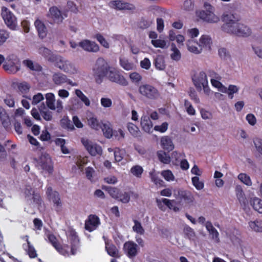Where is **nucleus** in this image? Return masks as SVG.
Returning a JSON list of instances; mask_svg holds the SVG:
<instances>
[{
  "mask_svg": "<svg viewBox=\"0 0 262 262\" xmlns=\"http://www.w3.org/2000/svg\"><path fill=\"white\" fill-rule=\"evenodd\" d=\"M161 144L163 149L171 151L174 148V144L171 139L168 136H163L161 139Z\"/></svg>",
  "mask_w": 262,
  "mask_h": 262,
  "instance_id": "nucleus-24",
  "label": "nucleus"
},
{
  "mask_svg": "<svg viewBox=\"0 0 262 262\" xmlns=\"http://www.w3.org/2000/svg\"><path fill=\"white\" fill-rule=\"evenodd\" d=\"M123 250L125 254L129 258H133L138 254V245L132 241L126 242L124 244Z\"/></svg>",
  "mask_w": 262,
  "mask_h": 262,
  "instance_id": "nucleus-11",
  "label": "nucleus"
},
{
  "mask_svg": "<svg viewBox=\"0 0 262 262\" xmlns=\"http://www.w3.org/2000/svg\"><path fill=\"white\" fill-rule=\"evenodd\" d=\"M238 179L244 184L250 186L252 183L250 177L246 173H241L238 176Z\"/></svg>",
  "mask_w": 262,
  "mask_h": 262,
  "instance_id": "nucleus-49",
  "label": "nucleus"
},
{
  "mask_svg": "<svg viewBox=\"0 0 262 262\" xmlns=\"http://www.w3.org/2000/svg\"><path fill=\"white\" fill-rule=\"evenodd\" d=\"M170 58L176 61H179L181 58V53L174 43H172L170 47Z\"/></svg>",
  "mask_w": 262,
  "mask_h": 262,
  "instance_id": "nucleus-33",
  "label": "nucleus"
},
{
  "mask_svg": "<svg viewBox=\"0 0 262 262\" xmlns=\"http://www.w3.org/2000/svg\"><path fill=\"white\" fill-rule=\"evenodd\" d=\"M100 224L99 219L95 215H90L85 223V228L90 232L95 230Z\"/></svg>",
  "mask_w": 262,
  "mask_h": 262,
  "instance_id": "nucleus-16",
  "label": "nucleus"
},
{
  "mask_svg": "<svg viewBox=\"0 0 262 262\" xmlns=\"http://www.w3.org/2000/svg\"><path fill=\"white\" fill-rule=\"evenodd\" d=\"M77 247L76 245L72 246L71 247L66 245L61 247L59 245L58 248H56L57 251L65 256L75 255L77 252Z\"/></svg>",
  "mask_w": 262,
  "mask_h": 262,
  "instance_id": "nucleus-18",
  "label": "nucleus"
},
{
  "mask_svg": "<svg viewBox=\"0 0 262 262\" xmlns=\"http://www.w3.org/2000/svg\"><path fill=\"white\" fill-rule=\"evenodd\" d=\"M26 238V243L24 244L23 246L24 249L27 252L28 254L31 258H35L37 256L36 251L34 247L31 245V243L29 241V236L26 235L24 237Z\"/></svg>",
  "mask_w": 262,
  "mask_h": 262,
  "instance_id": "nucleus-20",
  "label": "nucleus"
},
{
  "mask_svg": "<svg viewBox=\"0 0 262 262\" xmlns=\"http://www.w3.org/2000/svg\"><path fill=\"white\" fill-rule=\"evenodd\" d=\"M254 144L257 151L262 155V140L256 138L254 140Z\"/></svg>",
  "mask_w": 262,
  "mask_h": 262,
  "instance_id": "nucleus-64",
  "label": "nucleus"
},
{
  "mask_svg": "<svg viewBox=\"0 0 262 262\" xmlns=\"http://www.w3.org/2000/svg\"><path fill=\"white\" fill-rule=\"evenodd\" d=\"M222 20L227 25H230L234 24V21L238 20L235 14L231 13L228 12H224L221 16Z\"/></svg>",
  "mask_w": 262,
  "mask_h": 262,
  "instance_id": "nucleus-23",
  "label": "nucleus"
},
{
  "mask_svg": "<svg viewBox=\"0 0 262 262\" xmlns=\"http://www.w3.org/2000/svg\"><path fill=\"white\" fill-rule=\"evenodd\" d=\"M36 166L38 169L51 173L53 166L50 156L46 153L42 154L37 161Z\"/></svg>",
  "mask_w": 262,
  "mask_h": 262,
  "instance_id": "nucleus-6",
  "label": "nucleus"
},
{
  "mask_svg": "<svg viewBox=\"0 0 262 262\" xmlns=\"http://www.w3.org/2000/svg\"><path fill=\"white\" fill-rule=\"evenodd\" d=\"M46 194L48 199L53 203L56 211H60L62 208V202L59 193L56 191H53L52 188L49 187L47 188Z\"/></svg>",
  "mask_w": 262,
  "mask_h": 262,
  "instance_id": "nucleus-10",
  "label": "nucleus"
},
{
  "mask_svg": "<svg viewBox=\"0 0 262 262\" xmlns=\"http://www.w3.org/2000/svg\"><path fill=\"white\" fill-rule=\"evenodd\" d=\"M125 151L123 149L115 148L114 150V158L116 162H120L123 157Z\"/></svg>",
  "mask_w": 262,
  "mask_h": 262,
  "instance_id": "nucleus-53",
  "label": "nucleus"
},
{
  "mask_svg": "<svg viewBox=\"0 0 262 262\" xmlns=\"http://www.w3.org/2000/svg\"><path fill=\"white\" fill-rule=\"evenodd\" d=\"M52 80L56 85H62L67 82V76L62 73H55L53 75Z\"/></svg>",
  "mask_w": 262,
  "mask_h": 262,
  "instance_id": "nucleus-26",
  "label": "nucleus"
},
{
  "mask_svg": "<svg viewBox=\"0 0 262 262\" xmlns=\"http://www.w3.org/2000/svg\"><path fill=\"white\" fill-rule=\"evenodd\" d=\"M157 156L159 160L164 164H168L170 162V157L169 155L164 151H158Z\"/></svg>",
  "mask_w": 262,
  "mask_h": 262,
  "instance_id": "nucleus-41",
  "label": "nucleus"
},
{
  "mask_svg": "<svg viewBox=\"0 0 262 262\" xmlns=\"http://www.w3.org/2000/svg\"><path fill=\"white\" fill-rule=\"evenodd\" d=\"M61 126L65 128L73 130L74 129L73 125L68 117L64 116L60 120Z\"/></svg>",
  "mask_w": 262,
  "mask_h": 262,
  "instance_id": "nucleus-42",
  "label": "nucleus"
},
{
  "mask_svg": "<svg viewBox=\"0 0 262 262\" xmlns=\"http://www.w3.org/2000/svg\"><path fill=\"white\" fill-rule=\"evenodd\" d=\"M25 199L29 204L33 207L39 206L41 204L40 194L36 192L29 185H26L23 190Z\"/></svg>",
  "mask_w": 262,
  "mask_h": 262,
  "instance_id": "nucleus-4",
  "label": "nucleus"
},
{
  "mask_svg": "<svg viewBox=\"0 0 262 262\" xmlns=\"http://www.w3.org/2000/svg\"><path fill=\"white\" fill-rule=\"evenodd\" d=\"M210 81L212 86L218 89L220 91L225 93L227 92V88L222 84L220 80L212 79H210Z\"/></svg>",
  "mask_w": 262,
  "mask_h": 262,
  "instance_id": "nucleus-48",
  "label": "nucleus"
},
{
  "mask_svg": "<svg viewBox=\"0 0 262 262\" xmlns=\"http://www.w3.org/2000/svg\"><path fill=\"white\" fill-rule=\"evenodd\" d=\"M45 234L46 236L47 237L49 241L52 244L54 247L55 249L58 248V246H59V245L57 242V239L56 237L48 231L46 232Z\"/></svg>",
  "mask_w": 262,
  "mask_h": 262,
  "instance_id": "nucleus-52",
  "label": "nucleus"
},
{
  "mask_svg": "<svg viewBox=\"0 0 262 262\" xmlns=\"http://www.w3.org/2000/svg\"><path fill=\"white\" fill-rule=\"evenodd\" d=\"M133 221L134 223V225L133 226V231L138 234L143 235L144 234L145 230L142 227L141 223L136 220H134Z\"/></svg>",
  "mask_w": 262,
  "mask_h": 262,
  "instance_id": "nucleus-44",
  "label": "nucleus"
},
{
  "mask_svg": "<svg viewBox=\"0 0 262 262\" xmlns=\"http://www.w3.org/2000/svg\"><path fill=\"white\" fill-rule=\"evenodd\" d=\"M154 63L156 69L158 70L163 71L165 69V61L162 55L157 56L154 60Z\"/></svg>",
  "mask_w": 262,
  "mask_h": 262,
  "instance_id": "nucleus-36",
  "label": "nucleus"
},
{
  "mask_svg": "<svg viewBox=\"0 0 262 262\" xmlns=\"http://www.w3.org/2000/svg\"><path fill=\"white\" fill-rule=\"evenodd\" d=\"M18 62V60L17 58H14L13 56H9L7 57L4 63H7L8 65H11V66H17L19 65Z\"/></svg>",
  "mask_w": 262,
  "mask_h": 262,
  "instance_id": "nucleus-58",
  "label": "nucleus"
},
{
  "mask_svg": "<svg viewBox=\"0 0 262 262\" xmlns=\"http://www.w3.org/2000/svg\"><path fill=\"white\" fill-rule=\"evenodd\" d=\"M153 22L152 19L143 18L139 23V26L142 28H147L149 27Z\"/></svg>",
  "mask_w": 262,
  "mask_h": 262,
  "instance_id": "nucleus-56",
  "label": "nucleus"
},
{
  "mask_svg": "<svg viewBox=\"0 0 262 262\" xmlns=\"http://www.w3.org/2000/svg\"><path fill=\"white\" fill-rule=\"evenodd\" d=\"M100 129H101L104 137L106 138L110 139L113 137V130L110 122L106 121L102 123Z\"/></svg>",
  "mask_w": 262,
  "mask_h": 262,
  "instance_id": "nucleus-28",
  "label": "nucleus"
},
{
  "mask_svg": "<svg viewBox=\"0 0 262 262\" xmlns=\"http://www.w3.org/2000/svg\"><path fill=\"white\" fill-rule=\"evenodd\" d=\"M88 125L92 129L98 131L101 128L102 122L100 121L97 116L93 113L90 112L86 117Z\"/></svg>",
  "mask_w": 262,
  "mask_h": 262,
  "instance_id": "nucleus-12",
  "label": "nucleus"
},
{
  "mask_svg": "<svg viewBox=\"0 0 262 262\" xmlns=\"http://www.w3.org/2000/svg\"><path fill=\"white\" fill-rule=\"evenodd\" d=\"M250 204L256 211L262 214V199L261 198H253L250 200Z\"/></svg>",
  "mask_w": 262,
  "mask_h": 262,
  "instance_id": "nucleus-32",
  "label": "nucleus"
},
{
  "mask_svg": "<svg viewBox=\"0 0 262 262\" xmlns=\"http://www.w3.org/2000/svg\"><path fill=\"white\" fill-rule=\"evenodd\" d=\"M140 66L145 70H149L151 67V62L148 58H145L140 61Z\"/></svg>",
  "mask_w": 262,
  "mask_h": 262,
  "instance_id": "nucleus-63",
  "label": "nucleus"
},
{
  "mask_svg": "<svg viewBox=\"0 0 262 262\" xmlns=\"http://www.w3.org/2000/svg\"><path fill=\"white\" fill-rule=\"evenodd\" d=\"M236 196L242 206H246L247 204L248 201L245 197V193L240 186H237L236 187Z\"/></svg>",
  "mask_w": 262,
  "mask_h": 262,
  "instance_id": "nucleus-31",
  "label": "nucleus"
},
{
  "mask_svg": "<svg viewBox=\"0 0 262 262\" xmlns=\"http://www.w3.org/2000/svg\"><path fill=\"white\" fill-rule=\"evenodd\" d=\"M81 142L88 152L92 156L101 155L102 153L101 147L86 138H82Z\"/></svg>",
  "mask_w": 262,
  "mask_h": 262,
  "instance_id": "nucleus-9",
  "label": "nucleus"
},
{
  "mask_svg": "<svg viewBox=\"0 0 262 262\" xmlns=\"http://www.w3.org/2000/svg\"><path fill=\"white\" fill-rule=\"evenodd\" d=\"M46 99L47 106L52 110H55V97L54 94L51 93L46 94Z\"/></svg>",
  "mask_w": 262,
  "mask_h": 262,
  "instance_id": "nucleus-37",
  "label": "nucleus"
},
{
  "mask_svg": "<svg viewBox=\"0 0 262 262\" xmlns=\"http://www.w3.org/2000/svg\"><path fill=\"white\" fill-rule=\"evenodd\" d=\"M110 68L111 67H109L107 63L103 58H99L97 60L93 71L94 76L97 83H100L102 81L103 78L106 77Z\"/></svg>",
  "mask_w": 262,
  "mask_h": 262,
  "instance_id": "nucleus-3",
  "label": "nucleus"
},
{
  "mask_svg": "<svg viewBox=\"0 0 262 262\" xmlns=\"http://www.w3.org/2000/svg\"><path fill=\"white\" fill-rule=\"evenodd\" d=\"M250 229L255 232H262V221L256 220L248 223Z\"/></svg>",
  "mask_w": 262,
  "mask_h": 262,
  "instance_id": "nucleus-35",
  "label": "nucleus"
},
{
  "mask_svg": "<svg viewBox=\"0 0 262 262\" xmlns=\"http://www.w3.org/2000/svg\"><path fill=\"white\" fill-rule=\"evenodd\" d=\"M129 77L133 82H139L142 78L141 75L137 72L130 73Z\"/></svg>",
  "mask_w": 262,
  "mask_h": 262,
  "instance_id": "nucleus-62",
  "label": "nucleus"
},
{
  "mask_svg": "<svg viewBox=\"0 0 262 262\" xmlns=\"http://www.w3.org/2000/svg\"><path fill=\"white\" fill-rule=\"evenodd\" d=\"M198 34H192L191 38L189 39L187 42L188 50L194 54H200L202 52L201 47L199 46V42L196 41L195 38Z\"/></svg>",
  "mask_w": 262,
  "mask_h": 262,
  "instance_id": "nucleus-13",
  "label": "nucleus"
},
{
  "mask_svg": "<svg viewBox=\"0 0 262 262\" xmlns=\"http://www.w3.org/2000/svg\"><path fill=\"white\" fill-rule=\"evenodd\" d=\"M168 126V124L167 122H163L160 125H156L154 127V129L160 133H164L167 130Z\"/></svg>",
  "mask_w": 262,
  "mask_h": 262,
  "instance_id": "nucleus-61",
  "label": "nucleus"
},
{
  "mask_svg": "<svg viewBox=\"0 0 262 262\" xmlns=\"http://www.w3.org/2000/svg\"><path fill=\"white\" fill-rule=\"evenodd\" d=\"M150 178L152 182L155 185L159 186H162L163 181L159 177L158 173H157L155 170L150 171L149 172Z\"/></svg>",
  "mask_w": 262,
  "mask_h": 262,
  "instance_id": "nucleus-45",
  "label": "nucleus"
},
{
  "mask_svg": "<svg viewBox=\"0 0 262 262\" xmlns=\"http://www.w3.org/2000/svg\"><path fill=\"white\" fill-rule=\"evenodd\" d=\"M130 173L137 178H141L143 172L142 166L137 165L133 166L130 169Z\"/></svg>",
  "mask_w": 262,
  "mask_h": 262,
  "instance_id": "nucleus-46",
  "label": "nucleus"
},
{
  "mask_svg": "<svg viewBox=\"0 0 262 262\" xmlns=\"http://www.w3.org/2000/svg\"><path fill=\"white\" fill-rule=\"evenodd\" d=\"M212 43V41L211 37L206 34L202 35L199 39V46L201 47L202 50L203 48L210 49Z\"/></svg>",
  "mask_w": 262,
  "mask_h": 262,
  "instance_id": "nucleus-27",
  "label": "nucleus"
},
{
  "mask_svg": "<svg viewBox=\"0 0 262 262\" xmlns=\"http://www.w3.org/2000/svg\"><path fill=\"white\" fill-rule=\"evenodd\" d=\"M49 16L55 22L59 23L62 21L63 17L61 15L60 11L57 7H53L50 9Z\"/></svg>",
  "mask_w": 262,
  "mask_h": 262,
  "instance_id": "nucleus-29",
  "label": "nucleus"
},
{
  "mask_svg": "<svg viewBox=\"0 0 262 262\" xmlns=\"http://www.w3.org/2000/svg\"><path fill=\"white\" fill-rule=\"evenodd\" d=\"M192 182L193 185L197 190H201L204 188V183L200 180L198 177L192 178Z\"/></svg>",
  "mask_w": 262,
  "mask_h": 262,
  "instance_id": "nucleus-54",
  "label": "nucleus"
},
{
  "mask_svg": "<svg viewBox=\"0 0 262 262\" xmlns=\"http://www.w3.org/2000/svg\"><path fill=\"white\" fill-rule=\"evenodd\" d=\"M232 27H233L232 31L235 33H247L251 31L247 25L242 23H234Z\"/></svg>",
  "mask_w": 262,
  "mask_h": 262,
  "instance_id": "nucleus-30",
  "label": "nucleus"
},
{
  "mask_svg": "<svg viewBox=\"0 0 262 262\" xmlns=\"http://www.w3.org/2000/svg\"><path fill=\"white\" fill-rule=\"evenodd\" d=\"M203 10L196 12V15L203 20L211 23H217L220 17L215 14V8L210 3L205 2Z\"/></svg>",
  "mask_w": 262,
  "mask_h": 262,
  "instance_id": "nucleus-2",
  "label": "nucleus"
},
{
  "mask_svg": "<svg viewBox=\"0 0 262 262\" xmlns=\"http://www.w3.org/2000/svg\"><path fill=\"white\" fill-rule=\"evenodd\" d=\"M38 109L40 114L45 120L49 121L52 119V112L46 108L44 103H42Z\"/></svg>",
  "mask_w": 262,
  "mask_h": 262,
  "instance_id": "nucleus-34",
  "label": "nucleus"
},
{
  "mask_svg": "<svg viewBox=\"0 0 262 262\" xmlns=\"http://www.w3.org/2000/svg\"><path fill=\"white\" fill-rule=\"evenodd\" d=\"M111 82L122 86L128 85V82L124 77L116 69L111 67L106 77Z\"/></svg>",
  "mask_w": 262,
  "mask_h": 262,
  "instance_id": "nucleus-8",
  "label": "nucleus"
},
{
  "mask_svg": "<svg viewBox=\"0 0 262 262\" xmlns=\"http://www.w3.org/2000/svg\"><path fill=\"white\" fill-rule=\"evenodd\" d=\"M43 99L44 97L43 95L40 93H38L37 94L33 96L32 99V104L36 105Z\"/></svg>",
  "mask_w": 262,
  "mask_h": 262,
  "instance_id": "nucleus-57",
  "label": "nucleus"
},
{
  "mask_svg": "<svg viewBox=\"0 0 262 262\" xmlns=\"http://www.w3.org/2000/svg\"><path fill=\"white\" fill-rule=\"evenodd\" d=\"M193 81L196 88L200 90L202 89V85H206L208 83L207 75L203 71L196 74L193 78Z\"/></svg>",
  "mask_w": 262,
  "mask_h": 262,
  "instance_id": "nucleus-15",
  "label": "nucleus"
},
{
  "mask_svg": "<svg viewBox=\"0 0 262 262\" xmlns=\"http://www.w3.org/2000/svg\"><path fill=\"white\" fill-rule=\"evenodd\" d=\"M125 134L121 129L113 131V136L116 140H121L124 138Z\"/></svg>",
  "mask_w": 262,
  "mask_h": 262,
  "instance_id": "nucleus-59",
  "label": "nucleus"
},
{
  "mask_svg": "<svg viewBox=\"0 0 262 262\" xmlns=\"http://www.w3.org/2000/svg\"><path fill=\"white\" fill-rule=\"evenodd\" d=\"M100 103L104 107H110L112 105V101L110 98L103 97L100 100Z\"/></svg>",
  "mask_w": 262,
  "mask_h": 262,
  "instance_id": "nucleus-60",
  "label": "nucleus"
},
{
  "mask_svg": "<svg viewBox=\"0 0 262 262\" xmlns=\"http://www.w3.org/2000/svg\"><path fill=\"white\" fill-rule=\"evenodd\" d=\"M149 38L151 39V42L155 48L164 49L167 47V41L162 37L158 38L157 34H149Z\"/></svg>",
  "mask_w": 262,
  "mask_h": 262,
  "instance_id": "nucleus-19",
  "label": "nucleus"
},
{
  "mask_svg": "<svg viewBox=\"0 0 262 262\" xmlns=\"http://www.w3.org/2000/svg\"><path fill=\"white\" fill-rule=\"evenodd\" d=\"M161 175L167 181H172L174 180V177L170 170L162 171L161 172Z\"/></svg>",
  "mask_w": 262,
  "mask_h": 262,
  "instance_id": "nucleus-55",
  "label": "nucleus"
},
{
  "mask_svg": "<svg viewBox=\"0 0 262 262\" xmlns=\"http://www.w3.org/2000/svg\"><path fill=\"white\" fill-rule=\"evenodd\" d=\"M111 6L119 10H132L134 6L130 4L121 1H115L111 3Z\"/></svg>",
  "mask_w": 262,
  "mask_h": 262,
  "instance_id": "nucleus-22",
  "label": "nucleus"
},
{
  "mask_svg": "<svg viewBox=\"0 0 262 262\" xmlns=\"http://www.w3.org/2000/svg\"><path fill=\"white\" fill-rule=\"evenodd\" d=\"M105 244L106 250L110 256L114 257H119L120 256L118 250L115 246L110 245L107 243H105Z\"/></svg>",
  "mask_w": 262,
  "mask_h": 262,
  "instance_id": "nucleus-38",
  "label": "nucleus"
},
{
  "mask_svg": "<svg viewBox=\"0 0 262 262\" xmlns=\"http://www.w3.org/2000/svg\"><path fill=\"white\" fill-rule=\"evenodd\" d=\"M54 61V65L66 73L75 75L79 73L76 65L70 60L58 55L52 59Z\"/></svg>",
  "mask_w": 262,
  "mask_h": 262,
  "instance_id": "nucleus-1",
  "label": "nucleus"
},
{
  "mask_svg": "<svg viewBox=\"0 0 262 262\" xmlns=\"http://www.w3.org/2000/svg\"><path fill=\"white\" fill-rule=\"evenodd\" d=\"M79 46L84 51L89 52L96 53L99 50V47L96 42L88 39L79 42Z\"/></svg>",
  "mask_w": 262,
  "mask_h": 262,
  "instance_id": "nucleus-14",
  "label": "nucleus"
},
{
  "mask_svg": "<svg viewBox=\"0 0 262 262\" xmlns=\"http://www.w3.org/2000/svg\"><path fill=\"white\" fill-rule=\"evenodd\" d=\"M116 199L123 203H127L130 200V195L128 192H120Z\"/></svg>",
  "mask_w": 262,
  "mask_h": 262,
  "instance_id": "nucleus-51",
  "label": "nucleus"
},
{
  "mask_svg": "<svg viewBox=\"0 0 262 262\" xmlns=\"http://www.w3.org/2000/svg\"><path fill=\"white\" fill-rule=\"evenodd\" d=\"M176 198L186 203H191L194 201V197L192 193L184 190H179Z\"/></svg>",
  "mask_w": 262,
  "mask_h": 262,
  "instance_id": "nucleus-17",
  "label": "nucleus"
},
{
  "mask_svg": "<svg viewBox=\"0 0 262 262\" xmlns=\"http://www.w3.org/2000/svg\"><path fill=\"white\" fill-rule=\"evenodd\" d=\"M127 128L130 134L135 137L140 136V132L137 126L134 124L129 122L127 124Z\"/></svg>",
  "mask_w": 262,
  "mask_h": 262,
  "instance_id": "nucleus-39",
  "label": "nucleus"
},
{
  "mask_svg": "<svg viewBox=\"0 0 262 262\" xmlns=\"http://www.w3.org/2000/svg\"><path fill=\"white\" fill-rule=\"evenodd\" d=\"M1 16L6 26L12 30L17 27V18L14 14L7 7L1 8Z\"/></svg>",
  "mask_w": 262,
  "mask_h": 262,
  "instance_id": "nucleus-5",
  "label": "nucleus"
},
{
  "mask_svg": "<svg viewBox=\"0 0 262 262\" xmlns=\"http://www.w3.org/2000/svg\"><path fill=\"white\" fill-rule=\"evenodd\" d=\"M34 26L38 33H45L48 31L45 24L39 19L35 20Z\"/></svg>",
  "mask_w": 262,
  "mask_h": 262,
  "instance_id": "nucleus-47",
  "label": "nucleus"
},
{
  "mask_svg": "<svg viewBox=\"0 0 262 262\" xmlns=\"http://www.w3.org/2000/svg\"><path fill=\"white\" fill-rule=\"evenodd\" d=\"M141 125L142 129L146 133H150L153 126L149 116L144 115L141 118Z\"/></svg>",
  "mask_w": 262,
  "mask_h": 262,
  "instance_id": "nucleus-21",
  "label": "nucleus"
},
{
  "mask_svg": "<svg viewBox=\"0 0 262 262\" xmlns=\"http://www.w3.org/2000/svg\"><path fill=\"white\" fill-rule=\"evenodd\" d=\"M138 91L142 96L149 99H156L159 96V93L157 89L148 84L140 85Z\"/></svg>",
  "mask_w": 262,
  "mask_h": 262,
  "instance_id": "nucleus-7",
  "label": "nucleus"
},
{
  "mask_svg": "<svg viewBox=\"0 0 262 262\" xmlns=\"http://www.w3.org/2000/svg\"><path fill=\"white\" fill-rule=\"evenodd\" d=\"M75 95L81 100L82 102L86 106H89L90 105V101L89 99L83 93V92L79 90L76 89L75 91Z\"/></svg>",
  "mask_w": 262,
  "mask_h": 262,
  "instance_id": "nucleus-43",
  "label": "nucleus"
},
{
  "mask_svg": "<svg viewBox=\"0 0 262 262\" xmlns=\"http://www.w3.org/2000/svg\"><path fill=\"white\" fill-rule=\"evenodd\" d=\"M38 53L45 58H46L49 61L54 63V61L52 60L55 56H58V55L53 54L51 50L48 48L41 47L38 49Z\"/></svg>",
  "mask_w": 262,
  "mask_h": 262,
  "instance_id": "nucleus-25",
  "label": "nucleus"
},
{
  "mask_svg": "<svg viewBox=\"0 0 262 262\" xmlns=\"http://www.w3.org/2000/svg\"><path fill=\"white\" fill-rule=\"evenodd\" d=\"M3 68L10 74H15L19 70L20 65L11 66L7 63H4Z\"/></svg>",
  "mask_w": 262,
  "mask_h": 262,
  "instance_id": "nucleus-50",
  "label": "nucleus"
},
{
  "mask_svg": "<svg viewBox=\"0 0 262 262\" xmlns=\"http://www.w3.org/2000/svg\"><path fill=\"white\" fill-rule=\"evenodd\" d=\"M120 64L122 68L126 71L132 70L134 69V64L125 58L120 59Z\"/></svg>",
  "mask_w": 262,
  "mask_h": 262,
  "instance_id": "nucleus-40",
  "label": "nucleus"
}]
</instances>
